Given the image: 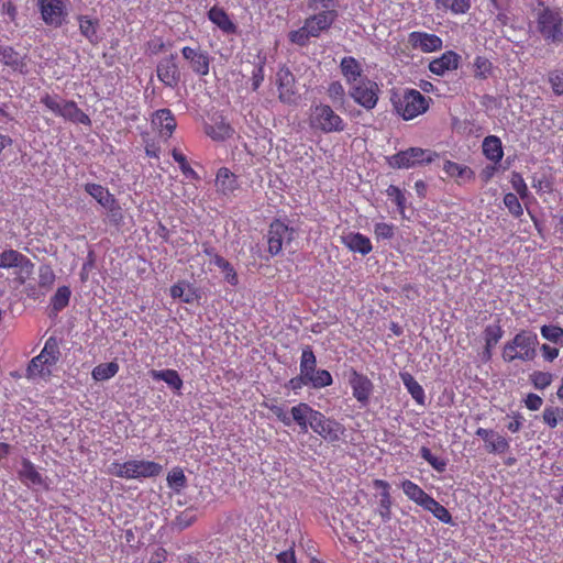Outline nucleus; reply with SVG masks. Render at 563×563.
I'll return each mask as SVG.
<instances>
[{"instance_id":"nucleus-1","label":"nucleus","mask_w":563,"mask_h":563,"mask_svg":"<svg viewBox=\"0 0 563 563\" xmlns=\"http://www.w3.org/2000/svg\"><path fill=\"white\" fill-rule=\"evenodd\" d=\"M538 335L530 330L519 331L512 340L505 343L501 357L506 363L517 360L522 362L533 361L537 356Z\"/></svg>"},{"instance_id":"nucleus-2","label":"nucleus","mask_w":563,"mask_h":563,"mask_svg":"<svg viewBox=\"0 0 563 563\" xmlns=\"http://www.w3.org/2000/svg\"><path fill=\"white\" fill-rule=\"evenodd\" d=\"M43 103L54 114L64 118L65 120L84 125H90V118L81 111L75 101L65 100L58 96H51L45 93L41 97Z\"/></svg>"},{"instance_id":"nucleus-3","label":"nucleus","mask_w":563,"mask_h":563,"mask_svg":"<svg viewBox=\"0 0 563 563\" xmlns=\"http://www.w3.org/2000/svg\"><path fill=\"white\" fill-rule=\"evenodd\" d=\"M537 31L541 36L551 43L563 42V16L559 11L544 8L537 13Z\"/></svg>"},{"instance_id":"nucleus-4","label":"nucleus","mask_w":563,"mask_h":563,"mask_svg":"<svg viewBox=\"0 0 563 563\" xmlns=\"http://www.w3.org/2000/svg\"><path fill=\"white\" fill-rule=\"evenodd\" d=\"M431 98L423 96L419 90L406 89L404 95L395 102L397 113L404 120H412L427 112Z\"/></svg>"},{"instance_id":"nucleus-5","label":"nucleus","mask_w":563,"mask_h":563,"mask_svg":"<svg viewBox=\"0 0 563 563\" xmlns=\"http://www.w3.org/2000/svg\"><path fill=\"white\" fill-rule=\"evenodd\" d=\"M438 153L431 150H423L420 147H410L401 151L389 158V165L394 168H415L423 164L432 163Z\"/></svg>"},{"instance_id":"nucleus-6","label":"nucleus","mask_w":563,"mask_h":563,"mask_svg":"<svg viewBox=\"0 0 563 563\" xmlns=\"http://www.w3.org/2000/svg\"><path fill=\"white\" fill-rule=\"evenodd\" d=\"M310 126L324 133L341 132L344 130V122L330 106L319 104L311 109Z\"/></svg>"},{"instance_id":"nucleus-7","label":"nucleus","mask_w":563,"mask_h":563,"mask_svg":"<svg viewBox=\"0 0 563 563\" xmlns=\"http://www.w3.org/2000/svg\"><path fill=\"white\" fill-rule=\"evenodd\" d=\"M114 474L123 478L152 477L161 473L162 466L152 461L132 460L115 464Z\"/></svg>"},{"instance_id":"nucleus-8","label":"nucleus","mask_w":563,"mask_h":563,"mask_svg":"<svg viewBox=\"0 0 563 563\" xmlns=\"http://www.w3.org/2000/svg\"><path fill=\"white\" fill-rule=\"evenodd\" d=\"M295 238V230L280 220L271 223L268 230V252L271 255L280 253L284 246H288Z\"/></svg>"},{"instance_id":"nucleus-9","label":"nucleus","mask_w":563,"mask_h":563,"mask_svg":"<svg viewBox=\"0 0 563 563\" xmlns=\"http://www.w3.org/2000/svg\"><path fill=\"white\" fill-rule=\"evenodd\" d=\"M347 383L352 388L353 397L357 400L361 407H366L369 404V398L374 391V384L364 374L358 373L355 368H350L346 373Z\"/></svg>"},{"instance_id":"nucleus-10","label":"nucleus","mask_w":563,"mask_h":563,"mask_svg":"<svg viewBox=\"0 0 563 563\" xmlns=\"http://www.w3.org/2000/svg\"><path fill=\"white\" fill-rule=\"evenodd\" d=\"M43 21L54 27H58L67 15L66 4L63 0H37Z\"/></svg>"},{"instance_id":"nucleus-11","label":"nucleus","mask_w":563,"mask_h":563,"mask_svg":"<svg viewBox=\"0 0 563 563\" xmlns=\"http://www.w3.org/2000/svg\"><path fill=\"white\" fill-rule=\"evenodd\" d=\"M309 427L328 441H336L342 433V427L339 422L327 418L318 410H314V413H312V420Z\"/></svg>"},{"instance_id":"nucleus-12","label":"nucleus","mask_w":563,"mask_h":563,"mask_svg":"<svg viewBox=\"0 0 563 563\" xmlns=\"http://www.w3.org/2000/svg\"><path fill=\"white\" fill-rule=\"evenodd\" d=\"M378 86L372 80H361L354 85L351 91L352 98L367 110L373 109L378 101Z\"/></svg>"},{"instance_id":"nucleus-13","label":"nucleus","mask_w":563,"mask_h":563,"mask_svg":"<svg viewBox=\"0 0 563 563\" xmlns=\"http://www.w3.org/2000/svg\"><path fill=\"white\" fill-rule=\"evenodd\" d=\"M158 79L167 87L175 88L180 81V71L176 63V55L170 54L162 58L156 67Z\"/></svg>"},{"instance_id":"nucleus-14","label":"nucleus","mask_w":563,"mask_h":563,"mask_svg":"<svg viewBox=\"0 0 563 563\" xmlns=\"http://www.w3.org/2000/svg\"><path fill=\"white\" fill-rule=\"evenodd\" d=\"M183 57L189 62L190 68L199 76H207L209 74L210 56L207 52L200 48L185 46L181 49Z\"/></svg>"},{"instance_id":"nucleus-15","label":"nucleus","mask_w":563,"mask_h":563,"mask_svg":"<svg viewBox=\"0 0 563 563\" xmlns=\"http://www.w3.org/2000/svg\"><path fill=\"white\" fill-rule=\"evenodd\" d=\"M408 42L415 49L423 53H432L442 48V40L435 34L415 31L408 36Z\"/></svg>"},{"instance_id":"nucleus-16","label":"nucleus","mask_w":563,"mask_h":563,"mask_svg":"<svg viewBox=\"0 0 563 563\" xmlns=\"http://www.w3.org/2000/svg\"><path fill=\"white\" fill-rule=\"evenodd\" d=\"M152 125L157 130L161 137L169 139L177 126V122L169 109H159L153 114Z\"/></svg>"},{"instance_id":"nucleus-17","label":"nucleus","mask_w":563,"mask_h":563,"mask_svg":"<svg viewBox=\"0 0 563 563\" xmlns=\"http://www.w3.org/2000/svg\"><path fill=\"white\" fill-rule=\"evenodd\" d=\"M461 56L453 51H446L429 64V70L438 76L459 68Z\"/></svg>"},{"instance_id":"nucleus-18","label":"nucleus","mask_w":563,"mask_h":563,"mask_svg":"<svg viewBox=\"0 0 563 563\" xmlns=\"http://www.w3.org/2000/svg\"><path fill=\"white\" fill-rule=\"evenodd\" d=\"M279 99L285 103L295 101V77L288 68H280L277 73Z\"/></svg>"},{"instance_id":"nucleus-19","label":"nucleus","mask_w":563,"mask_h":563,"mask_svg":"<svg viewBox=\"0 0 563 563\" xmlns=\"http://www.w3.org/2000/svg\"><path fill=\"white\" fill-rule=\"evenodd\" d=\"M335 18L334 11H327L314 14L305 21L306 30L312 37H317L320 33L330 27Z\"/></svg>"},{"instance_id":"nucleus-20","label":"nucleus","mask_w":563,"mask_h":563,"mask_svg":"<svg viewBox=\"0 0 563 563\" xmlns=\"http://www.w3.org/2000/svg\"><path fill=\"white\" fill-rule=\"evenodd\" d=\"M32 266L30 260L15 250H5L0 253V268H25Z\"/></svg>"},{"instance_id":"nucleus-21","label":"nucleus","mask_w":563,"mask_h":563,"mask_svg":"<svg viewBox=\"0 0 563 563\" xmlns=\"http://www.w3.org/2000/svg\"><path fill=\"white\" fill-rule=\"evenodd\" d=\"M344 245L352 252L366 255L372 251L369 239L361 233H349L342 238Z\"/></svg>"},{"instance_id":"nucleus-22","label":"nucleus","mask_w":563,"mask_h":563,"mask_svg":"<svg viewBox=\"0 0 563 563\" xmlns=\"http://www.w3.org/2000/svg\"><path fill=\"white\" fill-rule=\"evenodd\" d=\"M290 413L291 422L295 421L303 432H307L314 409L306 402H300L291 408Z\"/></svg>"},{"instance_id":"nucleus-23","label":"nucleus","mask_w":563,"mask_h":563,"mask_svg":"<svg viewBox=\"0 0 563 563\" xmlns=\"http://www.w3.org/2000/svg\"><path fill=\"white\" fill-rule=\"evenodd\" d=\"M483 153L487 159L492 161L494 164H497L501 161L504 156L501 141L498 136L489 135L486 136L483 141Z\"/></svg>"},{"instance_id":"nucleus-24","label":"nucleus","mask_w":563,"mask_h":563,"mask_svg":"<svg viewBox=\"0 0 563 563\" xmlns=\"http://www.w3.org/2000/svg\"><path fill=\"white\" fill-rule=\"evenodd\" d=\"M216 187L223 195L232 194L238 188L234 174L225 167L220 168L217 173Z\"/></svg>"},{"instance_id":"nucleus-25","label":"nucleus","mask_w":563,"mask_h":563,"mask_svg":"<svg viewBox=\"0 0 563 563\" xmlns=\"http://www.w3.org/2000/svg\"><path fill=\"white\" fill-rule=\"evenodd\" d=\"M443 170L448 176L455 178L459 183H465L474 179V172L465 165H460L455 162L445 161Z\"/></svg>"},{"instance_id":"nucleus-26","label":"nucleus","mask_w":563,"mask_h":563,"mask_svg":"<svg viewBox=\"0 0 563 563\" xmlns=\"http://www.w3.org/2000/svg\"><path fill=\"white\" fill-rule=\"evenodd\" d=\"M85 191L90 195L102 208L111 205L115 199L114 195H112L108 188L99 184L87 183L85 185Z\"/></svg>"},{"instance_id":"nucleus-27","label":"nucleus","mask_w":563,"mask_h":563,"mask_svg":"<svg viewBox=\"0 0 563 563\" xmlns=\"http://www.w3.org/2000/svg\"><path fill=\"white\" fill-rule=\"evenodd\" d=\"M400 378H401L402 384L407 388L408 393L415 399V401L419 405H424V400H426L424 389L415 379V377L408 372H402V373H400Z\"/></svg>"},{"instance_id":"nucleus-28","label":"nucleus","mask_w":563,"mask_h":563,"mask_svg":"<svg viewBox=\"0 0 563 563\" xmlns=\"http://www.w3.org/2000/svg\"><path fill=\"white\" fill-rule=\"evenodd\" d=\"M401 488L410 500L415 501L421 507H423L427 504V500L431 498V496L427 494L421 487L409 479H406L401 483Z\"/></svg>"},{"instance_id":"nucleus-29","label":"nucleus","mask_w":563,"mask_h":563,"mask_svg":"<svg viewBox=\"0 0 563 563\" xmlns=\"http://www.w3.org/2000/svg\"><path fill=\"white\" fill-rule=\"evenodd\" d=\"M150 375L155 380L165 382L169 387H172L175 390H180L183 387V379L175 369H153L150 372Z\"/></svg>"},{"instance_id":"nucleus-30","label":"nucleus","mask_w":563,"mask_h":563,"mask_svg":"<svg viewBox=\"0 0 563 563\" xmlns=\"http://www.w3.org/2000/svg\"><path fill=\"white\" fill-rule=\"evenodd\" d=\"M340 68L349 82H354L361 77L362 68L354 57H344L341 60Z\"/></svg>"},{"instance_id":"nucleus-31","label":"nucleus","mask_w":563,"mask_h":563,"mask_svg":"<svg viewBox=\"0 0 563 563\" xmlns=\"http://www.w3.org/2000/svg\"><path fill=\"white\" fill-rule=\"evenodd\" d=\"M209 20L218 25L223 32L231 33L235 30L234 24L228 14L220 8L213 7L208 12Z\"/></svg>"},{"instance_id":"nucleus-32","label":"nucleus","mask_w":563,"mask_h":563,"mask_svg":"<svg viewBox=\"0 0 563 563\" xmlns=\"http://www.w3.org/2000/svg\"><path fill=\"white\" fill-rule=\"evenodd\" d=\"M40 354L41 358H44V363L54 366L60 356L58 341L53 336L48 338Z\"/></svg>"},{"instance_id":"nucleus-33","label":"nucleus","mask_w":563,"mask_h":563,"mask_svg":"<svg viewBox=\"0 0 563 563\" xmlns=\"http://www.w3.org/2000/svg\"><path fill=\"white\" fill-rule=\"evenodd\" d=\"M52 365L44 363V358H41V354L33 357L27 366V377H49L52 374Z\"/></svg>"},{"instance_id":"nucleus-34","label":"nucleus","mask_w":563,"mask_h":563,"mask_svg":"<svg viewBox=\"0 0 563 563\" xmlns=\"http://www.w3.org/2000/svg\"><path fill=\"white\" fill-rule=\"evenodd\" d=\"M422 508L432 512V515L441 522L453 525V519L449 510L438 503L432 496L427 500V504Z\"/></svg>"},{"instance_id":"nucleus-35","label":"nucleus","mask_w":563,"mask_h":563,"mask_svg":"<svg viewBox=\"0 0 563 563\" xmlns=\"http://www.w3.org/2000/svg\"><path fill=\"white\" fill-rule=\"evenodd\" d=\"M119 372V365L115 362H109V363H102L97 365L92 369V378L95 380H108L115 376V374Z\"/></svg>"},{"instance_id":"nucleus-36","label":"nucleus","mask_w":563,"mask_h":563,"mask_svg":"<svg viewBox=\"0 0 563 563\" xmlns=\"http://www.w3.org/2000/svg\"><path fill=\"white\" fill-rule=\"evenodd\" d=\"M485 443L486 451L493 454H504L508 452L510 449L509 441L505 437L500 435L495 431L494 437H492Z\"/></svg>"},{"instance_id":"nucleus-37","label":"nucleus","mask_w":563,"mask_h":563,"mask_svg":"<svg viewBox=\"0 0 563 563\" xmlns=\"http://www.w3.org/2000/svg\"><path fill=\"white\" fill-rule=\"evenodd\" d=\"M97 27H98V21L97 20H91L88 16H80L79 18V30H80V33L90 43H97L98 42Z\"/></svg>"},{"instance_id":"nucleus-38","label":"nucleus","mask_w":563,"mask_h":563,"mask_svg":"<svg viewBox=\"0 0 563 563\" xmlns=\"http://www.w3.org/2000/svg\"><path fill=\"white\" fill-rule=\"evenodd\" d=\"M0 62L14 70L21 69L24 66L21 55L11 46H3Z\"/></svg>"},{"instance_id":"nucleus-39","label":"nucleus","mask_w":563,"mask_h":563,"mask_svg":"<svg viewBox=\"0 0 563 563\" xmlns=\"http://www.w3.org/2000/svg\"><path fill=\"white\" fill-rule=\"evenodd\" d=\"M299 368L300 374H303V376H308L311 369L317 368V357L310 345H306L302 349Z\"/></svg>"},{"instance_id":"nucleus-40","label":"nucleus","mask_w":563,"mask_h":563,"mask_svg":"<svg viewBox=\"0 0 563 563\" xmlns=\"http://www.w3.org/2000/svg\"><path fill=\"white\" fill-rule=\"evenodd\" d=\"M438 8L450 10L454 14H464L471 8V0H435Z\"/></svg>"},{"instance_id":"nucleus-41","label":"nucleus","mask_w":563,"mask_h":563,"mask_svg":"<svg viewBox=\"0 0 563 563\" xmlns=\"http://www.w3.org/2000/svg\"><path fill=\"white\" fill-rule=\"evenodd\" d=\"M213 264L224 273V278L229 284L235 286L239 283L236 272L225 258H223L219 254H214Z\"/></svg>"},{"instance_id":"nucleus-42","label":"nucleus","mask_w":563,"mask_h":563,"mask_svg":"<svg viewBox=\"0 0 563 563\" xmlns=\"http://www.w3.org/2000/svg\"><path fill=\"white\" fill-rule=\"evenodd\" d=\"M540 332L543 339L563 346V328L554 324H544L540 328Z\"/></svg>"},{"instance_id":"nucleus-43","label":"nucleus","mask_w":563,"mask_h":563,"mask_svg":"<svg viewBox=\"0 0 563 563\" xmlns=\"http://www.w3.org/2000/svg\"><path fill=\"white\" fill-rule=\"evenodd\" d=\"M70 294V289L67 286L59 287L51 299L53 310H63L69 302Z\"/></svg>"},{"instance_id":"nucleus-44","label":"nucleus","mask_w":563,"mask_h":563,"mask_svg":"<svg viewBox=\"0 0 563 563\" xmlns=\"http://www.w3.org/2000/svg\"><path fill=\"white\" fill-rule=\"evenodd\" d=\"M504 335L501 327L496 324H488L484 330L485 345L487 347H494Z\"/></svg>"},{"instance_id":"nucleus-45","label":"nucleus","mask_w":563,"mask_h":563,"mask_svg":"<svg viewBox=\"0 0 563 563\" xmlns=\"http://www.w3.org/2000/svg\"><path fill=\"white\" fill-rule=\"evenodd\" d=\"M530 380L536 389L543 390L553 382V375L549 372L536 371L530 375Z\"/></svg>"},{"instance_id":"nucleus-46","label":"nucleus","mask_w":563,"mask_h":563,"mask_svg":"<svg viewBox=\"0 0 563 563\" xmlns=\"http://www.w3.org/2000/svg\"><path fill=\"white\" fill-rule=\"evenodd\" d=\"M20 475L34 485L42 484V476L30 461H23Z\"/></svg>"},{"instance_id":"nucleus-47","label":"nucleus","mask_w":563,"mask_h":563,"mask_svg":"<svg viewBox=\"0 0 563 563\" xmlns=\"http://www.w3.org/2000/svg\"><path fill=\"white\" fill-rule=\"evenodd\" d=\"M510 184L514 188V190L517 192V195L522 199H527L530 195L528 186L523 179V177L517 173L512 172L510 177Z\"/></svg>"},{"instance_id":"nucleus-48","label":"nucleus","mask_w":563,"mask_h":563,"mask_svg":"<svg viewBox=\"0 0 563 563\" xmlns=\"http://www.w3.org/2000/svg\"><path fill=\"white\" fill-rule=\"evenodd\" d=\"M504 205L515 218H519L523 214L522 206L516 194H506L504 196Z\"/></svg>"},{"instance_id":"nucleus-49","label":"nucleus","mask_w":563,"mask_h":563,"mask_svg":"<svg viewBox=\"0 0 563 563\" xmlns=\"http://www.w3.org/2000/svg\"><path fill=\"white\" fill-rule=\"evenodd\" d=\"M172 155L173 158L179 164V168L186 177L191 179L199 178L198 174L187 163L186 156L184 154L177 150H173Z\"/></svg>"},{"instance_id":"nucleus-50","label":"nucleus","mask_w":563,"mask_h":563,"mask_svg":"<svg viewBox=\"0 0 563 563\" xmlns=\"http://www.w3.org/2000/svg\"><path fill=\"white\" fill-rule=\"evenodd\" d=\"M420 455L423 460H426L435 471L444 472L446 467V462L442 459L434 456L431 451L427 446H422L420 449Z\"/></svg>"},{"instance_id":"nucleus-51","label":"nucleus","mask_w":563,"mask_h":563,"mask_svg":"<svg viewBox=\"0 0 563 563\" xmlns=\"http://www.w3.org/2000/svg\"><path fill=\"white\" fill-rule=\"evenodd\" d=\"M391 498L389 492L380 493L378 514L384 522H387L391 518Z\"/></svg>"},{"instance_id":"nucleus-52","label":"nucleus","mask_w":563,"mask_h":563,"mask_svg":"<svg viewBox=\"0 0 563 563\" xmlns=\"http://www.w3.org/2000/svg\"><path fill=\"white\" fill-rule=\"evenodd\" d=\"M332 383L333 379L329 371L318 369V372L316 373V377L312 378L309 386L316 389H320L332 385Z\"/></svg>"},{"instance_id":"nucleus-53","label":"nucleus","mask_w":563,"mask_h":563,"mask_svg":"<svg viewBox=\"0 0 563 563\" xmlns=\"http://www.w3.org/2000/svg\"><path fill=\"white\" fill-rule=\"evenodd\" d=\"M475 67V77L477 78H487L492 71V63L482 56H477L474 62Z\"/></svg>"},{"instance_id":"nucleus-54","label":"nucleus","mask_w":563,"mask_h":563,"mask_svg":"<svg viewBox=\"0 0 563 563\" xmlns=\"http://www.w3.org/2000/svg\"><path fill=\"white\" fill-rule=\"evenodd\" d=\"M167 482L170 488L180 490L186 485V476L181 470H173L168 476Z\"/></svg>"},{"instance_id":"nucleus-55","label":"nucleus","mask_w":563,"mask_h":563,"mask_svg":"<svg viewBox=\"0 0 563 563\" xmlns=\"http://www.w3.org/2000/svg\"><path fill=\"white\" fill-rule=\"evenodd\" d=\"M386 194L396 203L400 213H404L406 197L402 191L397 186L390 185L386 189Z\"/></svg>"},{"instance_id":"nucleus-56","label":"nucleus","mask_w":563,"mask_h":563,"mask_svg":"<svg viewBox=\"0 0 563 563\" xmlns=\"http://www.w3.org/2000/svg\"><path fill=\"white\" fill-rule=\"evenodd\" d=\"M196 521V515L192 509H186L183 512H180L176 519L175 525L179 529H186L190 527Z\"/></svg>"},{"instance_id":"nucleus-57","label":"nucleus","mask_w":563,"mask_h":563,"mask_svg":"<svg viewBox=\"0 0 563 563\" xmlns=\"http://www.w3.org/2000/svg\"><path fill=\"white\" fill-rule=\"evenodd\" d=\"M562 412L560 408L556 407H547L543 410V421L545 424H548L550 428H555L559 423V415Z\"/></svg>"},{"instance_id":"nucleus-58","label":"nucleus","mask_w":563,"mask_h":563,"mask_svg":"<svg viewBox=\"0 0 563 563\" xmlns=\"http://www.w3.org/2000/svg\"><path fill=\"white\" fill-rule=\"evenodd\" d=\"M264 65L265 60L258 58L252 71V87L254 90H257L264 80Z\"/></svg>"},{"instance_id":"nucleus-59","label":"nucleus","mask_w":563,"mask_h":563,"mask_svg":"<svg viewBox=\"0 0 563 563\" xmlns=\"http://www.w3.org/2000/svg\"><path fill=\"white\" fill-rule=\"evenodd\" d=\"M549 81L555 95H563V71L554 70L549 74Z\"/></svg>"},{"instance_id":"nucleus-60","label":"nucleus","mask_w":563,"mask_h":563,"mask_svg":"<svg viewBox=\"0 0 563 563\" xmlns=\"http://www.w3.org/2000/svg\"><path fill=\"white\" fill-rule=\"evenodd\" d=\"M374 233L377 239L389 240L394 236V225L385 222L376 223L374 227Z\"/></svg>"},{"instance_id":"nucleus-61","label":"nucleus","mask_w":563,"mask_h":563,"mask_svg":"<svg viewBox=\"0 0 563 563\" xmlns=\"http://www.w3.org/2000/svg\"><path fill=\"white\" fill-rule=\"evenodd\" d=\"M309 37H311V34L308 33L305 25L289 34L290 41L300 46L307 45Z\"/></svg>"},{"instance_id":"nucleus-62","label":"nucleus","mask_w":563,"mask_h":563,"mask_svg":"<svg viewBox=\"0 0 563 563\" xmlns=\"http://www.w3.org/2000/svg\"><path fill=\"white\" fill-rule=\"evenodd\" d=\"M104 209L108 210L109 219L111 222L119 224L122 221V209L119 206L117 199H114L113 202L107 206Z\"/></svg>"},{"instance_id":"nucleus-63","label":"nucleus","mask_w":563,"mask_h":563,"mask_svg":"<svg viewBox=\"0 0 563 563\" xmlns=\"http://www.w3.org/2000/svg\"><path fill=\"white\" fill-rule=\"evenodd\" d=\"M38 279L40 286L48 287L54 283L55 275L48 266L41 267Z\"/></svg>"},{"instance_id":"nucleus-64","label":"nucleus","mask_w":563,"mask_h":563,"mask_svg":"<svg viewBox=\"0 0 563 563\" xmlns=\"http://www.w3.org/2000/svg\"><path fill=\"white\" fill-rule=\"evenodd\" d=\"M543 404L542 398L537 394H528L525 399V405L529 410L536 411L541 408Z\"/></svg>"}]
</instances>
